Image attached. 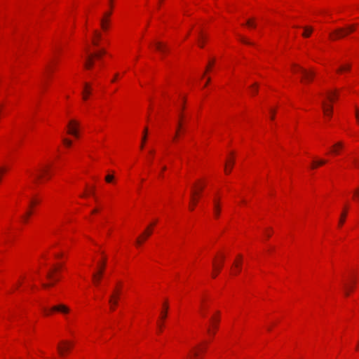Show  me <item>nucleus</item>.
<instances>
[{
	"instance_id": "obj_1",
	"label": "nucleus",
	"mask_w": 359,
	"mask_h": 359,
	"mask_svg": "<svg viewBox=\"0 0 359 359\" xmlns=\"http://www.w3.org/2000/svg\"><path fill=\"white\" fill-rule=\"evenodd\" d=\"M355 25H351L346 27H339L330 34L332 40H337L346 36L348 34L355 31Z\"/></svg>"
},
{
	"instance_id": "obj_2",
	"label": "nucleus",
	"mask_w": 359,
	"mask_h": 359,
	"mask_svg": "<svg viewBox=\"0 0 359 359\" xmlns=\"http://www.w3.org/2000/svg\"><path fill=\"white\" fill-rule=\"evenodd\" d=\"M106 54V50L104 48L100 49L94 53L89 54L84 62V67L87 69H90L95 65V60H100L102 55Z\"/></svg>"
},
{
	"instance_id": "obj_3",
	"label": "nucleus",
	"mask_w": 359,
	"mask_h": 359,
	"mask_svg": "<svg viewBox=\"0 0 359 359\" xmlns=\"http://www.w3.org/2000/svg\"><path fill=\"white\" fill-rule=\"evenodd\" d=\"M292 70L294 72H301L304 76V79L307 81H311L313 79V76H314V73L313 72H309V71L306 70L305 69H304L299 66H297L296 65H294Z\"/></svg>"
},
{
	"instance_id": "obj_4",
	"label": "nucleus",
	"mask_w": 359,
	"mask_h": 359,
	"mask_svg": "<svg viewBox=\"0 0 359 359\" xmlns=\"http://www.w3.org/2000/svg\"><path fill=\"white\" fill-rule=\"evenodd\" d=\"M72 346V344L67 341H62L57 346V351L61 356H64L66 352H68Z\"/></svg>"
},
{
	"instance_id": "obj_5",
	"label": "nucleus",
	"mask_w": 359,
	"mask_h": 359,
	"mask_svg": "<svg viewBox=\"0 0 359 359\" xmlns=\"http://www.w3.org/2000/svg\"><path fill=\"white\" fill-rule=\"evenodd\" d=\"M78 126L79 123L76 121L71 120L68 123V133L74 136L75 137H78Z\"/></svg>"
},
{
	"instance_id": "obj_6",
	"label": "nucleus",
	"mask_w": 359,
	"mask_h": 359,
	"mask_svg": "<svg viewBox=\"0 0 359 359\" xmlns=\"http://www.w3.org/2000/svg\"><path fill=\"white\" fill-rule=\"evenodd\" d=\"M154 224H155L154 223L149 226L143 232V233L137 238L136 243L137 245H141L143 243V241L147 239V237L151 236L152 233L151 228Z\"/></svg>"
},
{
	"instance_id": "obj_7",
	"label": "nucleus",
	"mask_w": 359,
	"mask_h": 359,
	"mask_svg": "<svg viewBox=\"0 0 359 359\" xmlns=\"http://www.w3.org/2000/svg\"><path fill=\"white\" fill-rule=\"evenodd\" d=\"M121 290L119 288H115L113 291L112 294L110 296L109 302L111 305V310L114 309V307L118 304V299L120 294Z\"/></svg>"
},
{
	"instance_id": "obj_8",
	"label": "nucleus",
	"mask_w": 359,
	"mask_h": 359,
	"mask_svg": "<svg viewBox=\"0 0 359 359\" xmlns=\"http://www.w3.org/2000/svg\"><path fill=\"white\" fill-rule=\"evenodd\" d=\"M104 266H105V260H104L103 263L100 265V269H99L97 273H93V281H94L95 284L97 285L99 284V283L101 280Z\"/></svg>"
},
{
	"instance_id": "obj_9",
	"label": "nucleus",
	"mask_w": 359,
	"mask_h": 359,
	"mask_svg": "<svg viewBox=\"0 0 359 359\" xmlns=\"http://www.w3.org/2000/svg\"><path fill=\"white\" fill-rule=\"evenodd\" d=\"M48 166H44L38 170V172L35 175V182H37L40 181L45 175L48 174Z\"/></svg>"
},
{
	"instance_id": "obj_10",
	"label": "nucleus",
	"mask_w": 359,
	"mask_h": 359,
	"mask_svg": "<svg viewBox=\"0 0 359 359\" xmlns=\"http://www.w3.org/2000/svg\"><path fill=\"white\" fill-rule=\"evenodd\" d=\"M154 47L158 51H159L162 54L165 53L168 50V46L161 41H155Z\"/></svg>"
},
{
	"instance_id": "obj_11",
	"label": "nucleus",
	"mask_w": 359,
	"mask_h": 359,
	"mask_svg": "<svg viewBox=\"0 0 359 359\" xmlns=\"http://www.w3.org/2000/svg\"><path fill=\"white\" fill-rule=\"evenodd\" d=\"M111 14V12L105 13L104 18H102L101 19V21H100L101 27L104 30H107L108 28V23H109L108 18L110 17Z\"/></svg>"
},
{
	"instance_id": "obj_12",
	"label": "nucleus",
	"mask_w": 359,
	"mask_h": 359,
	"mask_svg": "<svg viewBox=\"0 0 359 359\" xmlns=\"http://www.w3.org/2000/svg\"><path fill=\"white\" fill-rule=\"evenodd\" d=\"M52 311H59V312H61L62 313H67L69 311V309L67 306H65L64 304H59V305L53 306L52 308Z\"/></svg>"
},
{
	"instance_id": "obj_13",
	"label": "nucleus",
	"mask_w": 359,
	"mask_h": 359,
	"mask_svg": "<svg viewBox=\"0 0 359 359\" xmlns=\"http://www.w3.org/2000/svg\"><path fill=\"white\" fill-rule=\"evenodd\" d=\"M211 320H212V330H211L210 328H208V332L210 333L212 335H214L215 334V330L217 328V324H218L219 320L218 318H213L212 317L211 318Z\"/></svg>"
},
{
	"instance_id": "obj_14",
	"label": "nucleus",
	"mask_w": 359,
	"mask_h": 359,
	"mask_svg": "<svg viewBox=\"0 0 359 359\" xmlns=\"http://www.w3.org/2000/svg\"><path fill=\"white\" fill-rule=\"evenodd\" d=\"M102 38L101 33L97 30L94 31V38L92 40V43L94 46L97 47L99 46V41Z\"/></svg>"
},
{
	"instance_id": "obj_15",
	"label": "nucleus",
	"mask_w": 359,
	"mask_h": 359,
	"mask_svg": "<svg viewBox=\"0 0 359 359\" xmlns=\"http://www.w3.org/2000/svg\"><path fill=\"white\" fill-rule=\"evenodd\" d=\"M91 93V88L89 83H84V88L83 90V99L84 100H86L88 99V96Z\"/></svg>"
},
{
	"instance_id": "obj_16",
	"label": "nucleus",
	"mask_w": 359,
	"mask_h": 359,
	"mask_svg": "<svg viewBox=\"0 0 359 359\" xmlns=\"http://www.w3.org/2000/svg\"><path fill=\"white\" fill-rule=\"evenodd\" d=\"M207 38H208L207 36L205 35L204 34H203L201 32H198V39H197V43H198V45L201 48L203 47V43L206 40Z\"/></svg>"
},
{
	"instance_id": "obj_17",
	"label": "nucleus",
	"mask_w": 359,
	"mask_h": 359,
	"mask_svg": "<svg viewBox=\"0 0 359 359\" xmlns=\"http://www.w3.org/2000/svg\"><path fill=\"white\" fill-rule=\"evenodd\" d=\"M323 111L325 115L330 116L332 114V105L325 104V102L322 103Z\"/></svg>"
},
{
	"instance_id": "obj_18",
	"label": "nucleus",
	"mask_w": 359,
	"mask_h": 359,
	"mask_svg": "<svg viewBox=\"0 0 359 359\" xmlns=\"http://www.w3.org/2000/svg\"><path fill=\"white\" fill-rule=\"evenodd\" d=\"M213 203H214V208H213L214 214L216 217H218L219 215L220 210H221L219 203L217 199H214Z\"/></svg>"
},
{
	"instance_id": "obj_19",
	"label": "nucleus",
	"mask_w": 359,
	"mask_h": 359,
	"mask_svg": "<svg viewBox=\"0 0 359 359\" xmlns=\"http://www.w3.org/2000/svg\"><path fill=\"white\" fill-rule=\"evenodd\" d=\"M234 163L233 159H229L225 164V172L229 173Z\"/></svg>"
},
{
	"instance_id": "obj_20",
	"label": "nucleus",
	"mask_w": 359,
	"mask_h": 359,
	"mask_svg": "<svg viewBox=\"0 0 359 359\" xmlns=\"http://www.w3.org/2000/svg\"><path fill=\"white\" fill-rule=\"evenodd\" d=\"M327 98L330 101L333 102L334 100V97L337 96V93L336 91L334 92H327L326 94Z\"/></svg>"
},
{
	"instance_id": "obj_21",
	"label": "nucleus",
	"mask_w": 359,
	"mask_h": 359,
	"mask_svg": "<svg viewBox=\"0 0 359 359\" xmlns=\"http://www.w3.org/2000/svg\"><path fill=\"white\" fill-rule=\"evenodd\" d=\"M147 131H148V129L146 127L144 130V132H143V136H142V144H141V146H140V148L142 149L144 147V142H146V140H147Z\"/></svg>"
},
{
	"instance_id": "obj_22",
	"label": "nucleus",
	"mask_w": 359,
	"mask_h": 359,
	"mask_svg": "<svg viewBox=\"0 0 359 359\" xmlns=\"http://www.w3.org/2000/svg\"><path fill=\"white\" fill-rule=\"evenodd\" d=\"M164 310L161 312V319L164 320L167 316V310L168 309V304L166 302L163 304Z\"/></svg>"
},
{
	"instance_id": "obj_23",
	"label": "nucleus",
	"mask_w": 359,
	"mask_h": 359,
	"mask_svg": "<svg viewBox=\"0 0 359 359\" xmlns=\"http://www.w3.org/2000/svg\"><path fill=\"white\" fill-rule=\"evenodd\" d=\"M346 216V210L345 209L341 215V217H340V219L339 222V226H341L344 223Z\"/></svg>"
},
{
	"instance_id": "obj_24",
	"label": "nucleus",
	"mask_w": 359,
	"mask_h": 359,
	"mask_svg": "<svg viewBox=\"0 0 359 359\" xmlns=\"http://www.w3.org/2000/svg\"><path fill=\"white\" fill-rule=\"evenodd\" d=\"M312 32V28L311 27H305L304 32L303 33V36L304 37H309Z\"/></svg>"
},
{
	"instance_id": "obj_25",
	"label": "nucleus",
	"mask_w": 359,
	"mask_h": 359,
	"mask_svg": "<svg viewBox=\"0 0 359 359\" xmlns=\"http://www.w3.org/2000/svg\"><path fill=\"white\" fill-rule=\"evenodd\" d=\"M250 88H251V93L252 95H255L257 93L258 91V84L257 83H254L253 85H252L250 86Z\"/></svg>"
},
{
	"instance_id": "obj_26",
	"label": "nucleus",
	"mask_w": 359,
	"mask_h": 359,
	"mask_svg": "<svg viewBox=\"0 0 359 359\" xmlns=\"http://www.w3.org/2000/svg\"><path fill=\"white\" fill-rule=\"evenodd\" d=\"M343 147V144L341 142H337V144H335L334 145V149H333V152L337 154L338 151H337V149H339V148H342Z\"/></svg>"
},
{
	"instance_id": "obj_27",
	"label": "nucleus",
	"mask_w": 359,
	"mask_h": 359,
	"mask_svg": "<svg viewBox=\"0 0 359 359\" xmlns=\"http://www.w3.org/2000/svg\"><path fill=\"white\" fill-rule=\"evenodd\" d=\"M62 142L64 143V144L67 147H71L72 144V140L67 139V138H64L62 140Z\"/></svg>"
},
{
	"instance_id": "obj_28",
	"label": "nucleus",
	"mask_w": 359,
	"mask_h": 359,
	"mask_svg": "<svg viewBox=\"0 0 359 359\" xmlns=\"http://www.w3.org/2000/svg\"><path fill=\"white\" fill-rule=\"evenodd\" d=\"M182 124L181 120H180L177 123V127L175 135L174 137V140H175L177 138L179 131H180V128H182Z\"/></svg>"
},
{
	"instance_id": "obj_29",
	"label": "nucleus",
	"mask_w": 359,
	"mask_h": 359,
	"mask_svg": "<svg viewBox=\"0 0 359 359\" xmlns=\"http://www.w3.org/2000/svg\"><path fill=\"white\" fill-rule=\"evenodd\" d=\"M351 69V66L350 65H346V66H341L339 67V69L337 70L338 72H341L343 71H348L350 70Z\"/></svg>"
},
{
	"instance_id": "obj_30",
	"label": "nucleus",
	"mask_w": 359,
	"mask_h": 359,
	"mask_svg": "<svg viewBox=\"0 0 359 359\" xmlns=\"http://www.w3.org/2000/svg\"><path fill=\"white\" fill-rule=\"evenodd\" d=\"M353 198L359 201V187L353 191Z\"/></svg>"
},
{
	"instance_id": "obj_31",
	"label": "nucleus",
	"mask_w": 359,
	"mask_h": 359,
	"mask_svg": "<svg viewBox=\"0 0 359 359\" xmlns=\"http://www.w3.org/2000/svg\"><path fill=\"white\" fill-rule=\"evenodd\" d=\"M246 25L248 27H255V26H256V25L254 22V20L252 19L248 20L247 22H246Z\"/></svg>"
},
{
	"instance_id": "obj_32",
	"label": "nucleus",
	"mask_w": 359,
	"mask_h": 359,
	"mask_svg": "<svg viewBox=\"0 0 359 359\" xmlns=\"http://www.w3.org/2000/svg\"><path fill=\"white\" fill-rule=\"evenodd\" d=\"M239 37V39L241 42H243V43L245 44H249V45H251L252 44L251 42H250L248 40H247L246 39H245L244 37L241 36H238Z\"/></svg>"
},
{
	"instance_id": "obj_33",
	"label": "nucleus",
	"mask_w": 359,
	"mask_h": 359,
	"mask_svg": "<svg viewBox=\"0 0 359 359\" xmlns=\"http://www.w3.org/2000/svg\"><path fill=\"white\" fill-rule=\"evenodd\" d=\"M114 179V177L113 175H107L106 177H105V180L107 182L109 183V182H111L112 180Z\"/></svg>"
},
{
	"instance_id": "obj_34",
	"label": "nucleus",
	"mask_w": 359,
	"mask_h": 359,
	"mask_svg": "<svg viewBox=\"0 0 359 359\" xmlns=\"http://www.w3.org/2000/svg\"><path fill=\"white\" fill-rule=\"evenodd\" d=\"M352 290V287L348 285H345V294L348 296L349 294V291Z\"/></svg>"
},
{
	"instance_id": "obj_35",
	"label": "nucleus",
	"mask_w": 359,
	"mask_h": 359,
	"mask_svg": "<svg viewBox=\"0 0 359 359\" xmlns=\"http://www.w3.org/2000/svg\"><path fill=\"white\" fill-rule=\"evenodd\" d=\"M325 163H326V161L325 160H322V159L319 160V161H315V163H316L318 166L323 165Z\"/></svg>"
},
{
	"instance_id": "obj_36",
	"label": "nucleus",
	"mask_w": 359,
	"mask_h": 359,
	"mask_svg": "<svg viewBox=\"0 0 359 359\" xmlns=\"http://www.w3.org/2000/svg\"><path fill=\"white\" fill-rule=\"evenodd\" d=\"M214 62H215V60H211V61H210V62H208V66H207V67H206V71H205V72H206L208 70H209V69L210 68V67L213 65Z\"/></svg>"
},
{
	"instance_id": "obj_37",
	"label": "nucleus",
	"mask_w": 359,
	"mask_h": 359,
	"mask_svg": "<svg viewBox=\"0 0 359 359\" xmlns=\"http://www.w3.org/2000/svg\"><path fill=\"white\" fill-rule=\"evenodd\" d=\"M221 267H222V264H215V263H214V268H215V269L217 272H219V271H220Z\"/></svg>"
},
{
	"instance_id": "obj_38",
	"label": "nucleus",
	"mask_w": 359,
	"mask_h": 359,
	"mask_svg": "<svg viewBox=\"0 0 359 359\" xmlns=\"http://www.w3.org/2000/svg\"><path fill=\"white\" fill-rule=\"evenodd\" d=\"M355 118H356L358 123L359 124V109H355Z\"/></svg>"
},
{
	"instance_id": "obj_39",
	"label": "nucleus",
	"mask_w": 359,
	"mask_h": 359,
	"mask_svg": "<svg viewBox=\"0 0 359 359\" xmlns=\"http://www.w3.org/2000/svg\"><path fill=\"white\" fill-rule=\"evenodd\" d=\"M197 194V193H196V191H193V192H192V198H191V199H192V201H193L195 203H196L197 200L194 197V195H195V194Z\"/></svg>"
},
{
	"instance_id": "obj_40",
	"label": "nucleus",
	"mask_w": 359,
	"mask_h": 359,
	"mask_svg": "<svg viewBox=\"0 0 359 359\" xmlns=\"http://www.w3.org/2000/svg\"><path fill=\"white\" fill-rule=\"evenodd\" d=\"M235 266H236V268H237V269H238V272H239V271H240V270H241L240 264H238V263H235Z\"/></svg>"
},
{
	"instance_id": "obj_41",
	"label": "nucleus",
	"mask_w": 359,
	"mask_h": 359,
	"mask_svg": "<svg viewBox=\"0 0 359 359\" xmlns=\"http://www.w3.org/2000/svg\"><path fill=\"white\" fill-rule=\"evenodd\" d=\"M47 278L49 279H52L53 278L52 273H50V272L48 273Z\"/></svg>"
},
{
	"instance_id": "obj_42",
	"label": "nucleus",
	"mask_w": 359,
	"mask_h": 359,
	"mask_svg": "<svg viewBox=\"0 0 359 359\" xmlns=\"http://www.w3.org/2000/svg\"><path fill=\"white\" fill-rule=\"evenodd\" d=\"M317 166L318 165L316 163H315V161H313L311 165V168H316Z\"/></svg>"
},
{
	"instance_id": "obj_43",
	"label": "nucleus",
	"mask_w": 359,
	"mask_h": 359,
	"mask_svg": "<svg viewBox=\"0 0 359 359\" xmlns=\"http://www.w3.org/2000/svg\"><path fill=\"white\" fill-rule=\"evenodd\" d=\"M53 284V283H50V284H43V286L44 287H48L49 286H52Z\"/></svg>"
},
{
	"instance_id": "obj_44",
	"label": "nucleus",
	"mask_w": 359,
	"mask_h": 359,
	"mask_svg": "<svg viewBox=\"0 0 359 359\" xmlns=\"http://www.w3.org/2000/svg\"><path fill=\"white\" fill-rule=\"evenodd\" d=\"M271 112L272 113V115H271V119H273L274 118V114H275V110H271Z\"/></svg>"
},
{
	"instance_id": "obj_45",
	"label": "nucleus",
	"mask_w": 359,
	"mask_h": 359,
	"mask_svg": "<svg viewBox=\"0 0 359 359\" xmlns=\"http://www.w3.org/2000/svg\"><path fill=\"white\" fill-rule=\"evenodd\" d=\"M210 81V77H208V79H207V81H206V83L205 84V86H204L205 87V86L208 84V83H209Z\"/></svg>"
},
{
	"instance_id": "obj_46",
	"label": "nucleus",
	"mask_w": 359,
	"mask_h": 359,
	"mask_svg": "<svg viewBox=\"0 0 359 359\" xmlns=\"http://www.w3.org/2000/svg\"><path fill=\"white\" fill-rule=\"evenodd\" d=\"M32 212L30 211H28L26 214L27 217H29L31 215Z\"/></svg>"
},
{
	"instance_id": "obj_47",
	"label": "nucleus",
	"mask_w": 359,
	"mask_h": 359,
	"mask_svg": "<svg viewBox=\"0 0 359 359\" xmlns=\"http://www.w3.org/2000/svg\"><path fill=\"white\" fill-rule=\"evenodd\" d=\"M354 163L357 167H359V163L357 162L356 160H354Z\"/></svg>"
},
{
	"instance_id": "obj_48",
	"label": "nucleus",
	"mask_w": 359,
	"mask_h": 359,
	"mask_svg": "<svg viewBox=\"0 0 359 359\" xmlns=\"http://www.w3.org/2000/svg\"><path fill=\"white\" fill-rule=\"evenodd\" d=\"M194 357H197V356H198V353H197V352H195V353H194Z\"/></svg>"
},
{
	"instance_id": "obj_49",
	"label": "nucleus",
	"mask_w": 359,
	"mask_h": 359,
	"mask_svg": "<svg viewBox=\"0 0 359 359\" xmlns=\"http://www.w3.org/2000/svg\"><path fill=\"white\" fill-rule=\"evenodd\" d=\"M224 260V257H222V262H219V264H222V262Z\"/></svg>"
},
{
	"instance_id": "obj_50",
	"label": "nucleus",
	"mask_w": 359,
	"mask_h": 359,
	"mask_svg": "<svg viewBox=\"0 0 359 359\" xmlns=\"http://www.w3.org/2000/svg\"><path fill=\"white\" fill-rule=\"evenodd\" d=\"M356 349L357 350L359 349V340H358V343L357 346H356Z\"/></svg>"
},
{
	"instance_id": "obj_51",
	"label": "nucleus",
	"mask_w": 359,
	"mask_h": 359,
	"mask_svg": "<svg viewBox=\"0 0 359 359\" xmlns=\"http://www.w3.org/2000/svg\"><path fill=\"white\" fill-rule=\"evenodd\" d=\"M166 170V167H165V166H163V168H162V170H163V171H164V170Z\"/></svg>"
},
{
	"instance_id": "obj_52",
	"label": "nucleus",
	"mask_w": 359,
	"mask_h": 359,
	"mask_svg": "<svg viewBox=\"0 0 359 359\" xmlns=\"http://www.w3.org/2000/svg\"><path fill=\"white\" fill-rule=\"evenodd\" d=\"M56 257H62V254H58V255H56Z\"/></svg>"
},
{
	"instance_id": "obj_53",
	"label": "nucleus",
	"mask_w": 359,
	"mask_h": 359,
	"mask_svg": "<svg viewBox=\"0 0 359 359\" xmlns=\"http://www.w3.org/2000/svg\"><path fill=\"white\" fill-rule=\"evenodd\" d=\"M97 212V209H95L93 210V213H95V212Z\"/></svg>"
},
{
	"instance_id": "obj_54",
	"label": "nucleus",
	"mask_w": 359,
	"mask_h": 359,
	"mask_svg": "<svg viewBox=\"0 0 359 359\" xmlns=\"http://www.w3.org/2000/svg\"><path fill=\"white\" fill-rule=\"evenodd\" d=\"M34 203H36V201H32L31 204L34 205Z\"/></svg>"
},
{
	"instance_id": "obj_55",
	"label": "nucleus",
	"mask_w": 359,
	"mask_h": 359,
	"mask_svg": "<svg viewBox=\"0 0 359 359\" xmlns=\"http://www.w3.org/2000/svg\"><path fill=\"white\" fill-rule=\"evenodd\" d=\"M34 203H36V201H32L31 204L34 205Z\"/></svg>"
},
{
	"instance_id": "obj_56",
	"label": "nucleus",
	"mask_w": 359,
	"mask_h": 359,
	"mask_svg": "<svg viewBox=\"0 0 359 359\" xmlns=\"http://www.w3.org/2000/svg\"><path fill=\"white\" fill-rule=\"evenodd\" d=\"M27 217H27V216H25V218H24V219H25V222H26V221H27Z\"/></svg>"
},
{
	"instance_id": "obj_57",
	"label": "nucleus",
	"mask_w": 359,
	"mask_h": 359,
	"mask_svg": "<svg viewBox=\"0 0 359 359\" xmlns=\"http://www.w3.org/2000/svg\"><path fill=\"white\" fill-rule=\"evenodd\" d=\"M266 236H267L268 237H269V236H271V234H270L269 233H266Z\"/></svg>"
},
{
	"instance_id": "obj_58",
	"label": "nucleus",
	"mask_w": 359,
	"mask_h": 359,
	"mask_svg": "<svg viewBox=\"0 0 359 359\" xmlns=\"http://www.w3.org/2000/svg\"><path fill=\"white\" fill-rule=\"evenodd\" d=\"M182 116H182V114H180V118H182Z\"/></svg>"
},
{
	"instance_id": "obj_59",
	"label": "nucleus",
	"mask_w": 359,
	"mask_h": 359,
	"mask_svg": "<svg viewBox=\"0 0 359 359\" xmlns=\"http://www.w3.org/2000/svg\"><path fill=\"white\" fill-rule=\"evenodd\" d=\"M202 190H203V187L199 188V191H202Z\"/></svg>"
},
{
	"instance_id": "obj_60",
	"label": "nucleus",
	"mask_w": 359,
	"mask_h": 359,
	"mask_svg": "<svg viewBox=\"0 0 359 359\" xmlns=\"http://www.w3.org/2000/svg\"><path fill=\"white\" fill-rule=\"evenodd\" d=\"M216 276H217V274H216V273H215V274H213V275H212L213 278H215Z\"/></svg>"
},
{
	"instance_id": "obj_61",
	"label": "nucleus",
	"mask_w": 359,
	"mask_h": 359,
	"mask_svg": "<svg viewBox=\"0 0 359 359\" xmlns=\"http://www.w3.org/2000/svg\"><path fill=\"white\" fill-rule=\"evenodd\" d=\"M117 74L115 75V77H114V79H116V78L117 77Z\"/></svg>"
},
{
	"instance_id": "obj_62",
	"label": "nucleus",
	"mask_w": 359,
	"mask_h": 359,
	"mask_svg": "<svg viewBox=\"0 0 359 359\" xmlns=\"http://www.w3.org/2000/svg\"><path fill=\"white\" fill-rule=\"evenodd\" d=\"M117 74L115 75V77H114V79H116V78L117 77Z\"/></svg>"
},
{
	"instance_id": "obj_63",
	"label": "nucleus",
	"mask_w": 359,
	"mask_h": 359,
	"mask_svg": "<svg viewBox=\"0 0 359 359\" xmlns=\"http://www.w3.org/2000/svg\"><path fill=\"white\" fill-rule=\"evenodd\" d=\"M182 109L184 108V104H182Z\"/></svg>"
},
{
	"instance_id": "obj_64",
	"label": "nucleus",
	"mask_w": 359,
	"mask_h": 359,
	"mask_svg": "<svg viewBox=\"0 0 359 359\" xmlns=\"http://www.w3.org/2000/svg\"><path fill=\"white\" fill-rule=\"evenodd\" d=\"M182 109L184 108V104H182Z\"/></svg>"
}]
</instances>
